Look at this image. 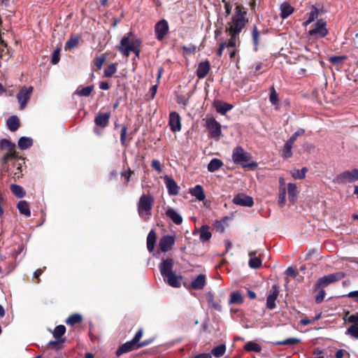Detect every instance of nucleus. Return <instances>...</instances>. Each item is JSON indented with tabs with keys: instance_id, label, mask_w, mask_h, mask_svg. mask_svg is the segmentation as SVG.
<instances>
[{
	"instance_id": "f257e3e1",
	"label": "nucleus",
	"mask_w": 358,
	"mask_h": 358,
	"mask_svg": "<svg viewBox=\"0 0 358 358\" xmlns=\"http://www.w3.org/2000/svg\"><path fill=\"white\" fill-rule=\"evenodd\" d=\"M246 12L242 11L239 7L236 8V12L232 16L231 22L229 24L227 31L229 32L230 38L228 42V48L236 47L238 43V36L248 20L245 18Z\"/></svg>"
},
{
	"instance_id": "f03ea898",
	"label": "nucleus",
	"mask_w": 358,
	"mask_h": 358,
	"mask_svg": "<svg viewBox=\"0 0 358 358\" xmlns=\"http://www.w3.org/2000/svg\"><path fill=\"white\" fill-rule=\"evenodd\" d=\"M174 261L171 258H163L159 264V269L162 276L169 285L172 287H180L181 276L177 275L173 270Z\"/></svg>"
},
{
	"instance_id": "7ed1b4c3",
	"label": "nucleus",
	"mask_w": 358,
	"mask_h": 358,
	"mask_svg": "<svg viewBox=\"0 0 358 358\" xmlns=\"http://www.w3.org/2000/svg\"><path fill=\"white\" fill-rule=\"evenodd\" d=\"M232 160L243 168L254 169L257 167V163L252 160L251 155L245 151L242 147L237 146L233 150Z\"/></svg>"
},
{
	"instance_id": "20e7f679",
	"label": "nucleus",
	"mask_w": 358,
	"mask_h": 358,
	"mask_svg": "<svg viewBox=\"0 0 358 358\" xmlns=\"http://www.w3.org/2000/svg\"><path fill=\"white\" fill-rule=\"evenodd\" d=\"M132 35L131 32H129L127 36H124L120 44L118 46L119 51L124 56L128 57L131 52H135L136 55L138 57L140 53L139 46L141 41L138 39H134L130 41V36Z\"/></svg>"
},
{
	"instance_id": "39448f33",
	"label": "nucleus",
	"mask_w": 358,
	"mask_h": 358,
	"mask_svg": "<svg viewBox=\"0 0 358 358\" xmlns=\"http://www.w3.org/2000/svg\"><path fill=\"white\" fill-rule=\"evenodd\" d=\"M0 150H7V153L1 159V166L2 171L8 172L9 170L8 162L17 157L15 151V144L6 138L1 139L0 141Z\"/></svg>"
},
{
	"instance_id": "423d86ee",
	"label": "nucleus",
	"mask_w": 358,
	"mask_h": 358,
	"mask_svg": "<svg viewBox=\"0 0 358 358\" xmlns=\"http://www.w3.org/2000/svg\"><path fill=\"white\" fill-rule=\"evenodd\" d=\"M154 199L150 195L143 194L138 203V212L139 216L144 220L148 221L151 215V210Z\"/></svg>"
},
{
	"instance_id": "0eeeda50",
	"label": "nucleus",
	"mask_w": 358,
	"mask_h": 358,
	"mask_svg": "<svg viewBox=\"0 0 358 358\" xmlns=\"http://www.w3.org/2000/svg\"><path fill=\"white\" fill-rule=\"evenodd\" d=\"M34 87L32 86H23L17 94V99L20 104V109L22 110L25 108L27 103L30 99L33 92Z\"/></svg>"
},
{
	"instance_id": "6e6552de",
	"label": "nucleus",
	"mask_w": 358,
	"mask_h": 358,
	"mask_svg": "<svg viewBox=\"0 0 358 358\" xmlns=\"http://www.w3.org/2000/svg\"><path fill=\"white\" fill-rule=\"evenodd\" d=\"M206 127L210 136L214 138H218L222 134L221 124L214 118H208L206 121Z\"/></svg>"
},
{
	"instance_id": "1a4fd4ad",
	"label": "nucleus",
	"mask_w": 358,
	"mask_h": 358,
	"mask_svg": "<svg viewBox=\"0 0 358 358\" xmlns=\"http://www.w3.org/2000/svg\"><path fill=\"white\" fill-rule=\"evenodd\" d=\"M308 34L316 38H323L328 34V30L326 28V22L320 20L315 24V27L309 30Z\"/></svg>"
},
{
	"instance_id": "9d476101",
	"label": "nucleus",
	"mask_w": 358,
	"mask_h": 358,
	"mask_svg": "<svg viewBox=\"0 0 358 358\" xmlns=\"http://www.w3.org/2000/svg\"><path fill=\"white\" fill-rule=\"evenodd\" d=\"M345 276L343 272H336L320 278L318 280V285L326 287L331 283L338 281Z\"/></svg>"
},
{
	"instance_id": "9b49d317",
	"label": "nucleus",
	"mask_w": 358,
	"mask_h": 358,
	"mask_svg": "<svg viewBox=\"0 0 358 358\" xmlns=\"http://www.w3.org/2000/svg\"><path fill=\"white\" fill-rule=\"evenodd\" d=\"M338 183L352 182L358 180V169L345 171L337 176Z\"/></svg>"
},
{
	"instance_id": "f8f14e48",
	"label": "nucleus",
	"mask_w": 358,
	"mask_h": 358,
	"mask_svg": "<svg viewBox=\"0 0 358 358\" xmlns=\"http://www.w3.org/2000/svg\"><path fill=\"white\" fill-rule=\"evenodd\" d=\"M278 294V287L275 285H273L266 299V306L268 309L273 310L275 308V300L277 299Z\"/></svg>"
},
{
	"instance_id": "ddd939ff",
	"label": "nucleus",
	"mask_w": 358,
	"mask_h": 358,
	"mask_svg": "<svg viewBox=\"0 0 358 358\" xmlns=\"http://www.w3.org/2000/svg\"><path fill=\"white\" fill-rule=\"evenodd\" d=\"M169 31V24L166 20H162L158 22L155 27L156 37L158 40H162Z\"/></svg>"
},
{
	"instance_id": "4468645a",
	"label": "nucleus",
	"mask_w": 358,
	"mask_h": 358,
	"mask_svg": "<svg viewBox=\"0 0 358 358\" xmlns=\"http://www.w3.org/2000/svg\"><path fill=\"white\" fill-rule=\"evenodd\" d=\"M175 243V238L173 236L167 235L161 238L159 247L162 252H166L171 249Z\"/></svg>"
},
{
	"instance_id": "2eb2a0df",
	"label": "nucleus",
	"mask_w": 358,
	"mask_h": 358,
	"mask_svg": "<svg viewBox=\"0 0 358 358\" xmlns=\"http://www.w3.org/2000/svg\"><path fill=\"white\" fill-rule=\"evenodd\" d=\"M233 202L238 206L251 207L254 204L253 199L244 194H238L233 199Z\"/></svg>"
},
{
	"instance_id": "dca6fc26",
	"label": "nucleus",
	"mask_w": 358,
	"mask_h": 358,
	"mask_svg": "<svg viewBox=\"0 0 358 358\" xmlns=\"http://www.w3.org/2000/svg\"><path fill=\"white\" fill-rule=\"evenodd\" d=\"M164 179L169 194L173 196L177 195L179 193L180 187L175 180L168 176H165Z\"/></svg>"
},
{
	"instance_id": "f3484780",
	"label": "nucleus",
	"mask_w": 358,
	"mask_h": 358,
	"mask_svg": "<svg viewBox=\"0 0 358 358\" xmlns=\"http://www.w3.org/2000/svg\"><path fill=\"white\" fill-rule=\"evenodd\" d=\"M169 124L172 131H179L181 129L180 117L176 112H171L169 115Z\"/></svg>"
},
{
	"instance_id": "a211bd4d",
	"label": "nucleus",
	"mask_w": 358,
	"mask_h": 358,
	"mask_svg": "<svg viewBox=\"0 0 358 358\" xmlns=\"http://www.w3.org/2000/svg\"><path fill=\"white\" fill-rule=\"evenodd\" d=\"M110 117V113H99L94 118L95 124L103 128L106 127L108 124Z\"/></svg>"
},
{
	"instance_id": "6ab92c4d",
	"label": "nucleus",
	"mask_w": 358,
	"mask_h": 358,
	"mask_svg": "<svg viewBox=\"0 0 358 358\" xmlns=\"http://www.w3.org/2000/svg\"><path fill=\"white\" fill-rule=\"evenodd\" d=\"M210 63L207 60L200 62L196 69L197 77L199 78H205L210 71Z\"/></svg>"
},
{
	"instance_id": "aec40b11",
	"label": "nucleus",
	"mask_w": 358,
	"mask_h": 358,
	"mask_svg": "<svg viewBox=\"0 0 358 358\" xmlns=\"http://www.w3.org/2000/svg\"><path fill=\"white\" fill-rule=\"evenodd\" d=\"M166 215L176 224H180L182 222V216L172 208H168L166 212Z\"/></svg>"
},
{
	"instance_id": "412c9836",
	"label": "nucleus",
	"mask_w": 358,
	"mask_h": 358,
	"mask_svg": "<svg viewBox=\"0 0 358 358\" xmlns=\"http://www.w3.org/2000/svg\"><path fill=\"white\" fill-rule=\"evenodd\" d=\"M206 285V276L199 274L191 282V287L194 289H201Z\"/></svg>"
},
{
	"instance_id": "4be33fe9",
	"label": "nucleus",
	"mask_w": 358,
	"mask_h": 358,
	"mask_svg": "<svg viewBox=\"0 0 358 358\" xmlns=\"http://www.w3.org/2000/svg\"><path fill=\"white\" fill-rule=\"evenodd\" d=\"M190 194L200 201H203L206 198L203 187L200 185H197L191 189Z\"/></svg>"
},
{
	"instance_id": "5701e85b",
	"label": "nucleus",
	"mask_w": 358,
	"mask_h": 358,
	"mask_svg": "<svg viewBox=\"0 0 358 358\" xmlns=\"http://www.w3.org/2000/svg\"><path fill=\"white\" fill-rule=\"evenodd\" d=\"M215 108L216 111L222 115L226 114L228 111L232 109V105L227 103H222L217 101L215 103Z\"/></svg>"
},
{
	"instance_id": "b1692460",
	"label": "nucleus",
	"mask_w": 358,
	"mask_h": 358,
	"mask_svg": "<svg viewBox=\"0 0 358 358\" xmlns=\"http://www.w3.org/2000/svg\"><path fill=\"white\" fill-rule=\"evenodd\" d=\"M135 345L132 343L131 341H127L123 345H122L116 351V355L117 356H120L124 353L131 351L135 348Z\"/></svg>"
},
{
	"instance_id": "393cba45",
	"label": "nucleus",
	"mask_w": 358,
	"mask_h": 358,
	"mask_svg": "<svg viewBox=\"0 0 358 358\" xmlns=\"http://www.w3.org/2000/svg\"><path fill=\"white\" fill-rule=\"evenodd\" d=\"M8 128L11 131H15L20 127V120L16 115L10 117L6 122Z\"/></svg>"
},
{
	"instance_id": "a878e982",
	"label": "nucleus",
	"mask_w": 358,
	"mask_h": 358,
	"mask_svg": "<svg viewBox=\"0 0 358 358\" xmlns=\"http://www.w3.org/2000/svg\"><path fill=\"white\" fill-rule=\"evenodd\" d=\"M256 253V251H251L249 252L250 259L249 260L248 264L252 268H258L262 264V260L255 257Z\"/></svg>"
},
{
	"instance_id": "bb28decb",
	"label": "nucleus",
	"mask_w": 358,
	"mask_h": 358,
	"mask_svg": "<svg viewBox=\"0 0 358 358\" xmlns=\"http://www.w3.org/2000/svg\"><path fill=\"white\" fill-rule=\"evenodd\" d=\"M288 197L290 202L294 203L297 197V187L294 183H288L287 185Z\"/></svg>"
},
{
	"instance_id": "cd10ccee",
	"label": "nucleus",
	"mask_w": 358,
	"mask_h": 358,
	"mask_svg": "<svg viewBox=\"0 0 358 358\" xmlns=\"http://www.w3.org/2000/svg\"><path fill=\"white\" fill-rule=\"evenodd\" d=\"M17 208L22 215H24L26 217H30L31 211L29 204L26 201H20L17 203Z\"/></svg>"
},
{
	"instance_id": "c85d7f7f",
	"label": "nucleus",
	"mask_w": 358,
	"mask_h": 358,
	"mask_svg": "<svg viewBox=\"0 0 358 358\" xmlns=\"http://www.w3.org/2000/svg\"><path fill=\"white\" fill-rule=\"evenodd\" d=\"M199 234L200 240L203 242L210 240L212 236V234L210 231V228L207 225H203L200 228Z\"/></svg>"
},
{
	"instance_id": "c756f323",
	"label": "nucleus",
	"mask_w": 358,
	"mask_h": 358,
	"mask_svg": "<svg viewBox=\"0 0 358 358\" xmlns=\"http://www.w3.org/2000/svg\"><path fill=\"white\" fill-rule=\"evenodd\" d=\"M156 242V235L154 230H151L147 237V248L150 252H152L155 248Z\"/></svg>"
},
{
	"instance_id": "7c9ffc66",
	"label": "nucleus",
	"mask_w": 358,
	"mask_h": 358,
	"mask_svg": "<svg viewBox=\"0 0 358 358\" xmlns=\"http://www.w3.org/2000/svg\"><path fill=\"white\" fill-rule=\"evenodd\" d=\"M33 144V140L32 138L29 137H21L17 145L20 149L21 150H26L30 148Z\"/></svg>"
},
{
	"instance_id": "2f4dec72",
	"label": "nucleus",
	"mask_w": 358,
	"mask_h": 358,
	"mask_svg": "<svg viewBox=\"0 0 358 358\" xmlns=\"http://www.w3.org/2000/svg\"><path fill=\"white\" fill-rule=\"evenodd\" d=\"M223 165L222 162L217 159L213 158L208 165V171L209 172H215L217 171Z\"/></svg>"
},
{
	"instance_id": "473e14b6",
	"label": "nucleus",
	"mask_w": 358,
	"mask_h": 358,
	"mask_svg": "<svg viewBox=\"0 0 358 358\" xmlns=\"http://www.w3.org/2000/svg\"><path fill=\"white\" fill-rule=\"evenodd\" d=\"M10 190L12 193L15 194L17 198H23L25 196V192L24 189L18 185H10Z\"/></svg>"
},
{
	"instance_id": "72a5a7b5",
	"label": "nucleus",
	"mask_w": 358,
	"mask_h": 358,
	"mask_svg": "<svg viewBox=\"0 0 358 358\" xmlns=\"http://www.w3.org/2000/svg\"><path fill=\"white\" fill-rule=\"evenodd\" d=\"M294 12V8L287 3L281 6V17L283 19L288 17Z\"/></svg>"
},
{
	"instance_id": "f704fd0d",
	"label": "nucleus",
	"mask_w": 358,
	"mask_h": 358,
	"mask_svg": "<svg viewBox=\"0 0 358 358\" xmlns=\"http://www.w3.org/2000/svg\"><path fill=\"white\" fill-rule=\"evenodd\" d=\"M293 143L289 141L288 140L285 142L283 149H282V157L284 158H289L292 155V149Z\"/></svg>"
},
{
	"instance_id": "c9c22d12",
	"label": "nucleus",
	"mask_w": 358,
	"mask_h": 358,
	"mask_svg": "<svg viewBox=\"0 0 358 358\" xmlns=\"http://www.w3.org/2000/svg\"><path fill=\"white\" fill-rule=\"evenodd\" d=\"M82 320V316L80 314L75 313L70 315L66 320V323L69 325H74L80 322Z\"/></svg>"
},
{
	"instance_id": "e433bc0d",
	"label": "nucleus",
	"mask_w": 358,
	"mask_h": 358,
	"mask_svg": "<svg viewBox=\"0 0 358 358\" xmlns=\"http://www.w3.org/2000/svg\"><path fill=\"white\" fill-rule=\"evenodd\" d=\"M244 349L248 352L254 351L256 352H259L262 350L261 346L259 344L252 341L248 342L245 345Z\"/></svg>"
},
{
	"instance_id": "4c0bfd02",
	"label": "nucleus",
	"mask_w": 358,
	"mask_h": 358,
	"mask_svg": "<svg viewBox=\"0 0 358 358\" xmlns=\"http://www.w3.org/2000/svg\"><path fill=\"white\" fill-rule=\"evenodd\" d=\"M92 90L93 86H87L82 88H78L75 93L80 96H88L90 95Z\"/></svg>"
},
{
	"instance_id": "58836bf2",
	"label": "nucleus",
	"mask_w": 358,
	"mask_h": 358,
	"mask_svg": "<svg viewBox=\"0 0 358 358\" xmlns=\"http://www.w3.org/2000/svg\"><path fill=\"white\" fill-rule=\"evenodd\" d=\"M226 352V345L224 344H221L212 350V354L215 357H220L222 356Z\"/></svg>"
},
{
	"instance_id": "ea45409f",
	"label": "nucleus",
	"mask_w": 358,
	"mask_h": 358,
	"mask_svg": "<svg viewBox=\"0 0 358 358\" xmlns=\"http://www.w3.org/2000/svg\"><path fill=\"white\" fill-rule=\"evenodd\" d=\"M346 334L358 339V323H353V324L350 326L347 329Z\"/></svg>"
},
{
	"instance_id": "a19ab883",
	"label": "nucleus",
	"mask_w": 358,
	"mask_h": 358,
	"mask_svg": "<svg viewBox=\"0 0 358 358\" xmlns=\"http://www.w3.org/2000/svg\"><path fill=\"white\" fill-rule=\"evenodd\" d=\"M300 342V340L296 338H289L282 341H278L276 345H294Z\"/></svg>"
},
{
	"instance_id": "79ce46f5",
	"label": "nucleus",
	"mask_w": 358,
	"mask_h": 358,
	"mask_svg": "<svg viewBox=\"0 0 358 358\" xmlns=\"http://www.w3.org/2000/svg\"><path fill=\"white\" fill-rule=\"evenodd\" d=\"M243 299L239 292H234L230 297V303H242Z\"/></svg>"
},
{
	"instance_id": "37998d69",
	"label": "nucleus",
	"mask_w": 358,
	"mask_h": 358,
	"mask_svg": "<svg viewBox=\"0 0 358 358\" xmlns=\"http://www.w3.org/2000/svg\"><path fill=\"white\" fill-rule=\"evenodd\" d=\"M65 331L66 327L64 325H58L53 331V336L55 338H59L64 334Z\"/></svg>"
},
{
	"instance_id": "c03bdc74",
	"label": "nucleus",
	"mask_w": 358,
	"mask_h": 358,
	"mask_svg": "<svg viewBox=\"0 0 358 358\" xmlns=\"http://www.w3.org/2000/svg\"><path fill=\"white\" fill-rule=\"evenodd\" d=\"M117 71V66L115 64H110L105 70L104 76L111 77Z\"/></svg>"
},
{
	"instance_id": "a18cd8bd",
	"label": "nucleus",
	"mask_w": 358,
	"mask_h": 358,
	"mask_svg": "<svg viewBox=\"0 0 358 358\" xmlns=\"http://www.w3.org/2000/svg\"><path fill=\"white\" fill-rule=\"evenodd\" d=\"M286 201V189L285 187H281L278 195V203L280 206H283Z\"/></svg>"
},
{
	"instance_id": "49530a36",
	"label": "nucleus",
	"mask_w": 358,
	"mask_h": 358,
	"mask_svg": "<svg viewBox=\"0 0 358 358\" xmlns=\"http://www.w3.org/2000/svg\"><path fill=\"white\" fill-rule=\"evenodd\" d=\"M270 90L269 101L273 105H277L278 103V94L273 87H271Z\"/></svg>"
},
{
	"instance_id": "de8ad7c7",
	"label": "nucleus",
	"mask_w": 358,
	"mask_h": 358,
	"mask_svg": "<svg viewBox=\"0 0 358 358\" xmlns=\"http://www.w3.org/2000/svg\"><path fill=\"white\" fill-rule=\"evenodd\" d=\"M79 40L77 37L71 38L67 41L65 48L69 49H73L77 46L78 44Z\"/></svg>"
},
{
	"instance_id": "09e8293b",
	"label": "nucleus",
	"mask_w": 358,
	"mask_h": 358,
	"mask_svg": "<svg viewBox=\"0 0 358 358\" xmlns=\"http://www.w3.org/2000/svg\"><path fill=\"white\" fill-rule=\"evenodd\" d=\"M106 59V57L104 55L96 57L94 60V65L98 69H101Z\"/></svg>"
},
{
	"instance_id": "8fccbe9b",
	"label": "nucleus",
	"mask_w": 358,
	"mask_h": 358,
	"mask_svg": "<svg viewBox=\"0 0 358 358\" xmlns=\"http://www.w3.org/2000/svg\"><path fill=\"white\" fill-rule=\"evenodd\" d=\"M252 36L253 43L255 45V49H257V46L259 43V33L256 27H254V28L252 29Z\"/></svg>"
},
{
	"instance_id": "3c124183",
	"label": "nucleus",
	"mask_w": 358,
	"mask_h": 358,
	"mask_svg": "<svg viewBox=\"0 0 358 358\" xmlns=\"http://www.w3.org/2000/svg\"><path fill=\"white\" fill-rule=\"evenodd\" d=\"M305 131L304 129H298L296 132H294V134L288 139L289 141H290L291 143H292L293 144L294 143V142L296 141V140L297 139V138L299 136H301L304 134Z\"/></svg>"
},
{
	"instance_id": "603ef678",
	"label": "nucleus",
	"mask_w": 358,
	"mask_h": 358,
	"mask_svg": "<svg viewBox=\"0 0 358 358\" xmlns=\"http://www.w3.org/2000/svg\"><path fill=\"white\" fill-rule=\"evenodd\" d=\"M59 52H60V49H57V50H54V52L52 53V59H51V63L52 64H57L59 62V59H60Z\"/></svg>"
},
{
	"instance_id": "864d4df0",
	"label": "nucleus",
	"mask_w": 358,
	"mask_h": 358,
	"mask_svg": "<svg viewBox=\"0 0 358 358\" xmlns=\"http://www.w3.org/2000/svg\"><path fill=\"white\" fill-rule=\"evenodd\" d=\"M208 303L210 307H212L216 310L220 311L222 309L221 306L217 302L214 301L212 296L210 297V299H209Z\"/></svg>"
},
{
	"instance_id": "5fc2aeb1",
	"label": "nucleus",
	"mask_w": 358,
	"mask_h": 358,
	"mask_svg": "<svg viewBox=\"0 0 358 358\" xmlns=\"http://www.w3.org/2000/svg\"><path fill=\"white\" fill-rule=\"evenodd\" d=\"M142 336H143V330L141 329L136 332L134 337L131 340L132 343L136 345L138 343L140 339L142 338Z\"/></svg>"
},
{
	"instance_id": "6e6d98bb",
	"label": "nucleus",
	"mask_w": 358,
	"mask_h": 358,
	"mask_svg": "<svg viewBox=\"0 0 358 358\" xmlns=\"http://www.w3.org/2000/svg\"><path fill=\"white\" fill-rule=\"evenodd\" d=\"M15 166H17L16 171L13 173V178L15 180L22 176V166L21 164H15Z\"/></svg>"
},
{
	"instance_id": "4d7b16f0",
	"label": "nucleus",
	"mask_w": 358,
	"mask_h": 358,
	"mask_svg": "<svg viewBox=\"0 0 358 358\" xmlns=\"http://www.w3.org/2000/svg\"><path fill=\"white\" fill-rule=\"evenodd\" d=\"M127 130V129L125 126L122 127V128L121 129L120 141H121V143L122 145H125Z\"/></svg>"
},
{
	"instance_id": "13d9d810",
	"label": "nucleus",
	"mask_w": 358,
	"mask_h": 358,
	"mask_svg": "<svg viewBox=\"0 0 358 358\" xmlns=\"http://www.w3.org/2000/svg\"><path fill=\"white\" fill-rule=\"evenodd\" d=\"M151 166L158 173L162 172V166H161L160 162L158 160H157V159L152 160Z\"/></svg>"
},
{
	"instance_id": "bf43d9fd",
	"label": "nucleus",
	"mask_w": 358,
	"mask_h": 358,
	"mask_svg": "<svg viewBox=\"0 0 358 358\" xmlns=\"http://www.w3.org/2000/svg\"><path fill=\"white\" fill-rule=\"evenodd\" d=\"M350 323H358V313L350 315L347 319H345Z\"/></svg>"
},
{
	"instance_id": "052dcab7",
	"label": "nucleus",
	"mask_w": 358,
	"mask_h": 358,
	"mask_svg": "<svg viewBox=\"0 0 358 358\" xmlns=\"http://www.w3.org/2000/svg\"><path fill=\"white\" fill-rule=\"evenodd\" d=\"M317 17V11L316 10L311 11L309 13L308 19L306 20V24H310Z\"/></svg>"
},
{
	"instance_id": "680f3d73",
	"label": "nucleus",
	"mask_w": 358,
	"mask_h": 358,
	"mask_svg": "<svg viewBox=\"0 0 358 358\" xmlns=\"http://www.w3.org/2000/svg\"><path fill=\"white\" fill-rule=\"evenodd\" d=\"M325 296V292L324 289H321L318 294L315 297V301L317 303H321Z\"/></svg>"
},
{
	"instance_id": "e2e57ef3",
	"label": "nucleus",
	"mask_w": 358,
	"mask_h": 358,
	"mask_svg": "<svg viewBox=\"0 0 358 358\" xmlns=\"http://www.w3.org/2000/svg\"><path fill=\"white\" fill-rule=\"evenodd\" d=\"M345 59V57H341V56H334L330 58V61L334 64H340L343 59Z\"/></svg>"
},
{
	"instance_id": "0e129e2a",
	"label": "nucleus",
	"mask_w": 358,
	"mask_h": 358,
	"mask_svg": "<svg viewBox=\"0 0 358 358\" xmlns=\"http://www.w3.org/2000/svg\"><path fill=\"white\" fill-rule=\"evenodd\" d=\"M227 45H228V43H225V42H224V43H221L220 44L219 48H218V50H217V55L219 57L222 56V52H223V50H224L225 48H228Z\"/></svg>"
},
{
	"instance_id": "69168bd1",
	"label": "nucleus",
	"mask_w": 358,
	"mask_h": 358,
	"mask_svg": "<svg viewBox=\"0 0 358 358\" xmlns=\"http://www.w3.org/2000/svg\"><path fill=\"white\" fill-rule=\"evenodd\" d=\"M292 176L294 178V179H303L304 178V176H303V173H301L300 172V170L297 169V170H294L292 173Z\"/></svg>"
},
{
	"instance_id": "338daca9",
	"label": "nucleus",
	"mask_w": 358,
	"mask_h": 358,
	"mask_svg": "<svg viewBox=\"0 0 358 358\" xmlns=\"http://www.w3.org/2000/svg\"><path fill=\"white\" fill-rule=\"evenodd\" d=\"M285 273L287 276L296 275L295 270L292 267H288L285 271Z\"/></svg>"
},
{
	"instance_id": "774afa93",
	"label": "nucleus",
	"mask_w": 358,
	"mask_h": 358,
	"mask_svg": "<svg viewBox=\"0 0 358 358\" xmlns=\"http://www.w3.org/2000/svg\"><path fill=\"white\" fill-rule=\"evenodd\" d=\"M347 296L350 298L355 299L356 301H358V290L350 292Z\"/></svg>"
}]
</instances>
